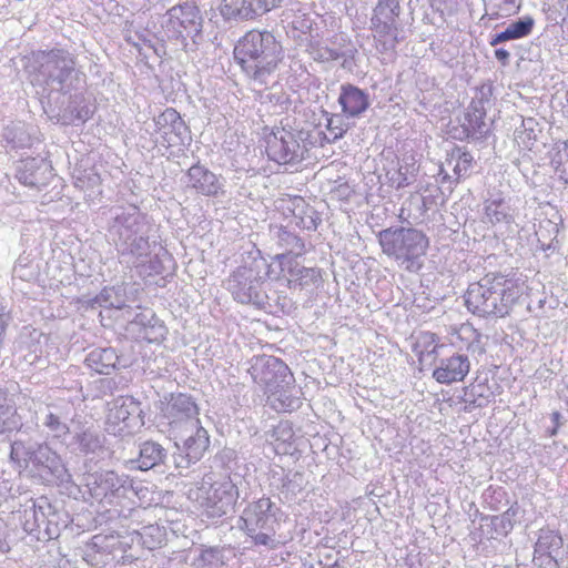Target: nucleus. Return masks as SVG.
I'll use <instances>...</instances> for the list:
<instances>
[{"mask_svg": "<svg viewBox=\"0 0 568 568\" xmlns=\"http://www.w3.org/2000/svg\"><path fill=\"white\" fill-rule=\"evenodd\" d=\"M150 232L146 217L134 205L118 210L109 226L121 261L132 264L142 276L163 274L172 263L169 251Z\"/></svg>", "mask_w": 568, "mask_h": 568, "instance_id": "1", "label": "nucleus"}, {"mask_svg": "<svg viewBox=\"0 0 568 568\" xmlns=\"http://www.w3.org/2000/svg\"><path fill=\"white\" fill-rule=\"evenodd\" d=\"M282 52L272 32L251 30L236 43L234 58L255 84L267 85L282 60Z\"/></svg>", "mask_w": 568, "mask_h": 568, "instance_id": "2", "label": "nucleus"}, {"mask_svg": "<svg viewBox=\"0 0 568 568\" xmlns=\"http://www.w3.org/2000/svg\"><path fill=\"white\" fill-rule=\"evenodd\" d=\"M518 296V290L510 280L499 273H489L469 284L464 298L467 310L475 315L504 317Z\"/></svg>", "mask_w": 568, "mask_h": 568, "instance_id": "3", "label": "nucleus"}, {"mask_svg": "<svg viewBox=\"0 0 568 568\" xmlns=\"http://www.w3.org/2000/svg\"><path fill=\"white\" fill-rule=\"evenodd\" d=\"M382 252L398 267L417 273L424 266V257L429 247V237L416 227L392 226L377 234Z\"/></svg>", "mask_w": 568, "mask_h": 568, "instance_id": "4", "label": "nucleus"}, {"mask_svg": "<svg viewBox=\"0 0 568 568\" xmlns=\"http://www.w3.org/2000/svg\"><path fill=\"white\" fill-rule=\"evenodd\" d=\"M286 518L284 511L268 497L250 503L243 510L241 528L255 546L275 549L284 540L277 534L281 523Z\"/></svg>", "mask_w": 568, "mask_h": 568, "instance_id": "5", "label": "nucleus"}, {"mask_svg": "<svg viewBox=\"0 0 568 568\" xmlns=\"http://www.w3.org/2000/svg\"><path fill=\"white\" fill-rule=\"evenodd\" d=\"M9 457L18 468H31L48 480L64 481L70 477L60 455L45 442L16 438L10 445Z\"/></svg>", "mask_w": 568, "mask_h": 568, "instance_id": "6", "label": "nucleus"}, {"mask_svg": "<svg viewBox=\"0 0 568 568\" xmlns=\"http://www.w3.org/2000/svg\"><path fill=\"white\" fill-rule=\"evenodd\" d=\"M204 18L193 1L175 4L161 18V28L168 40L175 41L185 51H195L203 42Z\"/></svg>", "mask_w": 568, "mask_h": 568, "instance_id": "7", "label": "nucleus"}, {"mask_svg": "<svg viewBox=\"0 0 568 568\" xmlns=\"http://www.w3.org/2000/svg\"><path fill=\"white\" fill-rule=\"evenodd\" d=\"M37 67L30 73L32 85L45 91L68 92L75 75V61L71 53L60 49L37 55Z\"/></svg>", "mask_w": 568, "mask_h": 568, "instance_id": "8", "label": "nucleus"}, {"mask_svg": "<svg viewBox=\"0 0 568 568\" xmlns=\"http://www.w3.org/2000/svg\"><path fill=\"white\" fill-rule=\"evenodd\" d=\"M258 268V263L237 267L227 278L226 288L235 301L263 308L272 296L267 292L268 283Z\"/></svg>", "mask_w": 568, "mask_h": 568, "instance_id": "9", "label": "nucleus"}, {"mask_svg": "<svg viewBox=\"0 0 568 568\" xmlns=\"http://www.w3.org/2000/svg\"><path fill=\"white\" fill-rule=\"evenodd\" d=\"M175 446L178 453L173 454L174 466L178 469H187L199 462L210 445L209 434L200 420H191V426L175 430Z\"/></svg>", "mask_w": 568, "mask_h": 568, "instance_id": "10", "label": "nucleus"}, {"mask_svg": "<svg viewBox=\"0 0 568 568\" xmlns=\"http://www.w3.org/2000/svg\"><path fill=\"white\" fill-rule=\"evenodd\" d=\"M302 132L276 129L266 140V153L270 160L278 164H296L304 160L307 149L301 142Z\"/></svg>", "mask_w": 568, "mask_h": 568, "instance_id": "11", "label": "nucleus"}, {"mask_svg": "<svg viewBox=\"0 0 568 568\" xmlns=\"http://www.w3.org/2000/svg\"><path fill=\"white\" fill-rule=\"evenodd\" d=\"M38 419L52 439L64 443L71 435V424L75 425V409L64 399L47 404L40 408Z\"/></svg>", "mask_w": 568, "mask_h": 568, "instance_id": "12", "label": "nucleus"}, {"mask_svg": "<svg viewBox=\"0 0 568 568\" xmlns=\"http://www.w3.org/2000/svg\"><path fill=\"white\" fill-rule=\"evenodd\" d=\"M250 372L254 382L264 387L266 393L294 384V377L288 366L274 356L257 357Z\"/></svg>", "mask_w": 568, "mask_h": 568, "instance_id": "13", "label": "nucleus"}, {"mask_svg": "<svg viewBox=\"0 0 568 568\" xmlns=\"http://www.w3.org/2000/svg\"><path fill=\"white\" fill-rule=\"evenodd\" d=\"M239 498V489L232 480L214 483L206 491L202 503L209 517L220 518L231 510Z\"/></svg>", "mask_w": 568, "mask_h": 568, "instance_id": "14", "label": "nucleus"}, {"mask_svg": "<svg viewBox=\"0 0 568 568\" xmlns=\"http://www.w3.org/2000/svg\"><path fill=\"white\" fill-rule=\"evenodd\" d=\"M283 0H221L219 10L222 18L231 20H248L260 13L267 12L281 4Z\"/></svg>", "mask_w": 568, "mask_h": 568, "instance_id": "15", "label": "nucleus"}, {"mask_svg": "<svg viewBox=\"0 0 568 568\" xmlns=\"http://www.w3.org/2000/svg\"><path fill=\"white\" fill-rule=\"evenodd\" d=\"M105 436L92 423H77L68 447L83 455H99L104 450Z\"/></svg>", "mask_w": 568, "mask_h": 568, "instance_id": "16", "label": "nucleus"}, {"mask_svg": "<svg viewBox=\"0 0 568 568\" xmlns=\"http://www.w3.org/2000/svg\"><path fill=\"white\" fill-rule=\"evenodd\" d=\"M164 412L174 430L191 426V420H200L197 405L192 396L183 393L171 394Z\"/></svg>", "mask_w": 568, "mask_h": 568, "instance_id": "17", "label": "nucleus"}, {"mask_svg": "<svg viewBox=\"0 0 568 568\" xmlns=\"http://www.w3.org/2000/svg\"><path fill=\"white\" fill-rule=\"evenodd\" d=\"M155 131L160 133L163 142L169 146L184 144L187 138V126L182 120L180 113L173 109H165L154 119Z\"/></svg>", "mask_w": 568, "mask_h": 568, "instance_id": "18", "label": "nucleus"}, {"mask_svg": "<svg viewBox=\"0 0 568 568\" xmlns=\"http://www.w3.org/2000/svg\"><path fill=\"white\" fill-rule=\"evenodd\" d=\"M562 548V538L552 530L541 529L535 544L534 561L544 568H558L556 559Z\"/></svg>", "mask_w": 568, "mask_h": 568, "instance_id": "19", "label": "nucleus"}, {"mask_svg": "<svg viewBox=\"0 0 568 568\" xmlns=\"http://www.w3.org/2000/svg\"><path fill=\"white\" fill-rule=\"evenodd\" d=\"M186 179V185L204 196H217L224 192L221 178L201 164L192 165Z\"/></svg>", "mask_w": 568, "mask_h": 568, "instance_id": "20", "label": "nucleus"}, {"mask_svg": "<svg viewBox=\"0 0 568 568\" xmlns=\"http://www.w3.org/2000/svg\"><path fill=\"white\" fill-rule=\"evenodd\" d=\"M470 369L467 355L454 354L450 357L442 358L433 372V377L440 384L462 382Z\"/></svg>", "mask_w": 568, "mask_h": 568, "instance_id": "21", "label": "nucleus"}, {"mask_svg": "<svg viewBox=\"0 0 568 568\" xmlns=\"http://www.w3.org/2000/svg\"><path fill=\"white\" fill-rule=\"evenodd\" d=\"M140 404L131 397H119L112 402L108 418L114 424H123L133 429L143 425Z\"/></svg>", "mask_w": 568, "mask_h": 568, "instance_id": "22", "label": "nucleus"}, {"mask_svg": "<svg viewBox=\"0 0 568 568\" xmlns=\"http://www.w3.org/2000/svg\"><path fill=\"white\" fill-rule=\"evenodd\" d=\"M488 102L483 91L470 101L465 114L467 124L464 125V131L467 136L481 139L487 135L489 129L485 122V118L487 114L486 103Z\"/></svg>", "mask_w": 568, "mask_h": 568, "instance_id": "23", "label": "nucleus"}, {"mask_svg": "<svg viewBox=\"0 0 568 568\" xmlns=\"http://www.w3.org/2000/svg\"><path fill=\"white\" fill-rule=\"evenodd\" d=\"M338 103L342 111L349 118H357L369 106L368 94L353 84H345L341 88Z\"/></svg>", "mask_w": 568, "mask_h": 568, "instance_id": "24", "label": "nucleus"}, {"mask_svg": "<svg viewBox=\"0 0 568 568\" xmlns=\"http://www.w3.org/2000/svg\"><path fill=\"white\" fill-rule=\"evenodd\" d=\"M51 176V168L44 160L27 159L22 162L17 178L18 180L31 187H40L48 183Z\"/></svg>", "mask_w": 568, "mask_h": 568, "instance_id": "25", "label": "nucleus"}, {"mask_svg": "<svg viewBox=\"0 0 568 568\" xmlns=\"http://www.w3.org/2000/svg\"><path fill=\"white\" fill-rule=\"evenodd\" d=\"M281 266L283 271L288 274V284L298 286L301 288L316 285L321 281V271L315 267H305L296 260L282 261Z\"/></svg>", "mask_w": 568, "mask_h": 568, "instance_id": "26", "label": "nucleus"}, {"mask_svg": "<svg viewBox=\"0 0 568 568\" xmlns=\"http://www.w3.org/2000/svg\"><path fill=\"white\" fill-rule=\"evenodd\" d=\"M125 484L128 478L119 476L113 470H104L94 475L91 490L95 497L115 496L125 488Z\"/></svg>", "mask_w": 568, "mask_h": 568, "instance_id": "27", "label": "nucleus"}, {"mask_svg": "<svg viewBox=\"0 0 568 568\" xmlns=\"http://www.w3.org/2000/svg\"><path fill=\"white\" fill-rule=\"evenodd\" d=\"M168 458V450L158 442L146 440L140 445L139 457L136 460V468L140 470H149L165 463Z\"/></svg>", "mask_w": 568, "mask_h": 568, "instance_id": "28", "label": "nucleus"}, {"mask_svg": "<svg viewBox=\"0 0 568 568\" xmlns=\"http://www.w3.org/2000/svg\"><path fill=\"white\" fill-rule=\"evenodd\" d=\"M118 363L119 356L112 347L94 348L85 356L87 366L99 374H110Z\"/></svg>", "mask_w": 568, "mask_h": 568, "instance_id": "29", "label": "nucleus"}, {"mask_svg": "<svg viewBox=\"0 0 568 568\" xmlns=\"http://www.w3.org/2000/svg\"><path fill=\"white\" fill-rule=\"evenodd\" d=\"M534 26L535 19L532 17L525 16L519 18L510 22L504 31L496 33L489 41V44L491 47H496L499 43L506 41L518 40L528 37L532 32Z\"/></svg>", "mask_w": 568, "mask_h": 568, "instance_id": "30", "label": "nucleus"}, {"mask_svg": "<svg viewBox=\"0 0 568 568\" xmlns=\"http://www.w3.org/2000/svg\"><path fill=\"white\" fill-rule=\"evenodd\" d=\"M24 529L32 531L34 529H41L51 517H57V514L48 498L40 497L33 503L30 509L24 510Z\"/></svg>", "mask_w": 568, "mask_h": 568, "instance_id": "31", "label": "nucleus"}, {"mask_svg": "<svg viewBox=\"0 0 568 568\" xmlns=\"http://www.w3.org/2000/svg\"><path fill=\"white\" fill-rule=\"evenodd\" d=\"M21 426L22 419L17 407L7 393L0 388V434L18 432Z\"/></svg>", "mask_w": 568, "mask_h": 568, "instance_id": "32", "label": "nucleus"}, {"mask_svg": "<svg viewBox=\"0 0 568 568\" xmlns=\"http://www.w3.org/2000/svg\"><path fill=\"white\" fill-rule=\"evenodd\" d=\"M297 390L293 385L278 387L270 392L267 402L276 412H292L298 409L302 405L301 398L296 395Z\"/></svg>", "mask_w": 568, "mask_h": 568, "instance_id": "33", "label": "nucleus"}, {"mask_svg": "<svg viewBox=\"0 0 568 568\" xmlns=\"http://www.w3.org/2000/svg\"><path fill=\"white\" fill-rule=\"evenodd\" d=\"M277 245L282 248V253H278L276 257L280 263L282 261L293 260L291 255L298 257L304 253V242L294 233L288 231L286 227H280L276 231Z\"/></svg>", "mask_w": 568, "mask_h": 568, "instance_id": "34", "label": "nucleus"}, {"mask_svg": "<svg viewBox=\"0 0 568 568\" xmlns=\"http://www.w3.org/2000/svg\"><path fill=\"white\" fill-rule=\"evenodd\" d=\"M372 30L374 31V39L377 43V49L381 52L394 50L399 42L398 24L376 23L372 24Z\"/></svg>", "mask_w": 568, "mask_h": 568, "instance_id": "35", "label": "nucleus"}, {"mask_svg": "<svg viewBox=\"0 0 568 568\" xmlns=\"http://www.w3.org/2000/svg\"><path fill=\"white\" fill-rule=\"evenodd\" d=\"M400 7L397 0H379L371 19L372 24H398Z\"/></svg>", "mask_w": 568, "mask_h": 568, "instance_id": "36", "label": "nucleus"}, {"mask_svg": "<svg viewBox=\"0 0 568 568\" xmlns=\"http://www.w3.org/2000/svg\"><path fill=\"white\" fill-rule=\"evenodd\" d=\"M136 324L143 326L144 333L143 337L149 342H158L164 338L165 327L160 322V320L154 315V313H141L135 316Z\"/></svg>", "mask_w": 568, "mask_h": 568, "instance_id": "37", "label": "nucleus"}, {"mask_svg": "<svg viewBox=\"0 0 568 568\" xmlns=\"http://www.w3.org/2000/svg\"><path fill=\"white\" fill-rule=\"evenodd\" d=\"M293 214L298 220L297 225L307 231H315L322 222L320 213L313 206L307 205L301 197L297 199Z\"/></svg>", "mask_w": 568, "mask_h": 568, "instance_id": "38", "label": "nucleus"}, {"mask_svg": "<svg viewBox=\"0 0 568 568\" xmlns=\"http://www.w3.org/2000/svg\"><path fill=\"white\" fill-rule=\"evenodd\" d=\"M81 95L70 97L69 103L61 115L64 123H73L75 121H87L91 116V110L89 106L83 105Z\"/></svg>", "mask_w": 568, "mask_h": 568, "instance_id": "39", "label": "nucleus"}, {"mask_svg": "<svg viewBox=\"0 0 568 568\" xmlns=\"http://www.w3.org/2000/svg\"><path fill=\"white\" fill-rule=\"evenodd\" d=\"M485 222H489L493 225L498 223H510L513 221L511 215L509 214L508 205L499 200V201H490L485 205Z\"/></svg>", "mask_w": 568, "mask_h": 568, "instance_id": "40", "label": "nucleus"}, {"mask_svg": "<svg viewBox=\"0 0 568 568\" xmlns=\"http://www.w3.org/2000/svg\"><path fill=\"white\" fill-rule=\"evenodd\" d=\"M538 122L534 118L521 119V124L515 130V140L526 149H530L537 140Z\"/></svg>", "mask_w": 568, "mask_h": 568, "instance_id": "41", "label": "nucleus"}, {"mask_svg": "<svg viewBox=\"0 0 568 568\" xmlns=\"http://www.w3.org/2000/svg\"><path fill=\"white\" fill-rule=\"evenodd\" d=\"M353 52L354 49L351 44H345L338 48L320 45L313 50V55L315 60L328 62L341 58L352 57Z\"/></svg>", "mask_w": 568, "mask_h": 568, "instance_id": "42", "label": "nucleus"}, {"mask_svg": "<svg viewBox=\"0 0 568 568\" xmlns=\"http://www.w3.org/2000/svg\"><path fill=\"white\" fill-rule=\"evenodd\" d=\"M551 165L558 178L568 183V141L557 145L556 152L551 158Z\"/></svg>", "mask_w": 568, "mask_h": 568, "instance_id": "43", "label": "nucleus"}, {"mask_svg": "<svg viewBox=\"0 0 568 568\" xmlns=\"http://www.w3.org/2000/svg\"><path fill=\"white\" fill-rule=\"evenodd\" d=\"M453 161L456 162L453 171L457 176V180H459L460 178L467 175L469 169L471 168L474 158L468 151L463 150L462 148H456L450 153L449 162Z\"/></svg>", "mask_w": 568, "mask_h": 568, "instance_id": "44", "label": "nucleus"}, {"mask_svg": "<svg viewBox=\"0 0 568 568\" xmlns=\"http://www.w3.org/2000/svg\"><path fill=\"white\" fill-rule=\"evenodd\" d=\"M95 300L101 306L119 310L125 304L124 298L118 294L114 287L103 288Z\"/></svg>", "mask_w": 568, "mask_h": 568, "instance_id": "45", "label": "nucleus"}, {"mask_svg": "<svg viewBox=\"0 0 568 568\" xmlns=\"http://www.w3.org/2000/svg\"><path fill=\"white\" fill-rule=\"evenodd\" d=\"M77 186L94 189L100 185V176L93 171H85L77 178Z\"/></svg>", "mask_w": 568, "mask_h": 568, "instance_id": "46", "label": "nucleus"}, {"mask_svg": "<svg viewBox=\"0 0 568 568\" xmlns=\"http://www.w3.org/2000/svg\"><path fill=\"white\" fill-rule=\"evenodd\" d=\"M327 130L334 135V139L341 138L345 130L341 125L339 116H332L327 121Z\"/></svg>", "mask_w": 568, "mask_h": 568, "instance_id": "47", "label": "nucleus"}, {"mask_svg": "<svg viewBox=\"0 0 568 568\" xmlns=\"http://www.w3.org/2000/svg\"><path fill=\"white\" fill-rule=\"evenodd\" d=\"M547 231L549 234L558 233V226L556 223L551 222L550 220H544L539 222L538 230L536 231V234L538 235L539 240L541 237H545L544 232Z\"/></svg>", "mask_w": 568, "mask_h": 568, "instance_id": "48", "label": "nucleus"}, {"mask_svg": "<svg viewBox=\"0 0 568 568\" xmlns=\"http://www.w3.org/2000/svg\"><path fill=\"white\" fill-rule=\"evenodd\" d=\"M57 517H51L48 523L43 526L44 535L48 539H55L60 535L59 526L55 521Z\"/></svg>", "mask_w": 568, "mask_h": 568, "instance_id": "49", "label": "nucleus"}, {"mask_svg": "<svg viewBox=\"0 0 568 568\" xmlns=\"http://www.w3.org/2000/svg\"><path fill=\"white\" fill-rule=\"evenodd\" d=\"M393 183H396V189H403L410 184L407 178V171L403 172V168L400 166L396 172V176L392 178Z\"/></svg>", "mask_w": 568, "mask_h": 568, "instance_id": "50", "label": "nucleus"}, {"mask_svg": "<svg viewBox=\"0 0 568 568\" xmlns=\"http://www.w3.org/2000/svg\"><path fill=\"white\" fill-rule=\"evenodd\" d=\"M10 322V315L6 313H0V347L3 343V336L6 334V329Z\"/></svg>", "mask_w": 568, "mask_h": 568, "instance_id": "51", "label": "nucleus"}, {"mask_svg": "<svg viewBox=\"0 0 568 568\" xmlns=\"http://www.w3.org/2000/svg\"><path fill=\"white\" fill-rule=\"evenodd\" d=\"M495 57L503 65L509 64L510 53L506 49H497L495 51Z\"/></svg>", "mask_w": 568, "mask_h": 568, "instance_id": "52", "label": "nucleus"}, {"mask_svg": "<svg viewBox=\"0 0 568 568\" xmlns=\"http://www.w3.org/2000/svg\"><path fill=\"white\" fill-rule=\"evenodd\" d=\"M277 303L281 305L282 310L290 306V301L285 296L283 298L277 296Z\"/></svg>", "mask_w": 568, "mask_h": 568, "instance_id": "53", "label": "nucleus"}, {"mask_svg": "<svg viewBox=\"0 0 568 568\" xmlns=\"http://www.w3.org/2000/svg\"><path fill=\"white\" fill-rule=\"evenodd\" d=\"M562 418L561 414L559 412H554L551 414V419L555 423L556 426H559L560 419Z\"/></svg>", "mask_w": 568, "mask_h": 568, "instance_id": "54", "label": "nucleus"}, {"mask_svg": "<svg viewBox=\"0 0 568 568\" xmlns=\"http://www.w3.org/2000/svg\"><path fill=\"white\" fill-rule=\"evenodd\" d=\"M398 217H399V220H400V221H403V222L407 221L408 216H405V209H404V207H402V209H400V212H399V214H398Z\"/></svg>", "mask_w": 568, "mask_h": 568, "instance_id": "55", "label": "nucleus"}, {"mask_svg": "<svg viewBox=\"0 0 568 568\" xmlns=\"http://www.w3.org/2000/svg\"><path fill=\"white\" fill-rule=\"evenodd\" d=\"M503 2H504L505 4H508V6H513V7H514V6H515V3H516V0H503Z\"/></svg>", "mask_w": 568, "mask_h": 568, "instance_id": "56", "label": "nucleus"}, {"mask_svg": "<svg viewBox=\"0 0 568 568\" xmlns=\"http://www.w3.org/2000/svg\"><path fill=\"white\" fill-rule=\"evenodd\" d=\"M100 539H101V536H94V537L92 538V542H93V545H94V546H98V541H99Z\"/></svg>", "mask_w": 568, "mask_h": 568, "instance_id": "57", "label": "nucleus"}, {"mask_svg": "<svg viewBox=\"0 0 568 568\" xmlns=\"http://www.w3.org/2000/svg\"><path fill=\"white\" fill-rule=\"evenodd\" d=\"M558 426L555 425L554 429L550 432V435L554 436L557 434Z\"/></svg>", "mask_w": 568, "mask_h": 568, "instance_id": "58", "label": "nucleus"}, {"mask_svg": "<svg viewBox=\"0 0 568 568\" xmlns=\"http://www.w3.org/2000/svg\"><path fill=\"white\" fill-rule=\"evenodd\" d=\"M471 405L476 406V400L470 402ZM478 407H481V404H477Z\"/></svg>", "mask_w": 568, "mask_h": 568, "instance_id": "59", "label": "nucleus"}, {"mask_svg": "<svg viewBox=\"0 0 568 568\" xmlns=\"http://www.w3.org/2000/svg\"><path fill=\"white\" fill-rule=\"evenodd\" d=\"M508 516H509V511L507 510V511H505V514L503 515V520H504L506 517H508Z\"/></svg>", "mask_w": 568, "mask_h": 568, "instance_id": "60", "label": "nucleus"}, {"mask_svg": "<svg viewBox=\"0 0 568 568\" xmlns=\"http://www.w3.org/2000/svg\"><path fill=\"white\" fill-rule=\"evenodd\" d=\"M328 568H341V567L335 564V565L329 566Z\"/></svg>", "mask_w": 568, "mask_h": 568, "instance_id": "61", "label": "nucleus"}]
</instances>
